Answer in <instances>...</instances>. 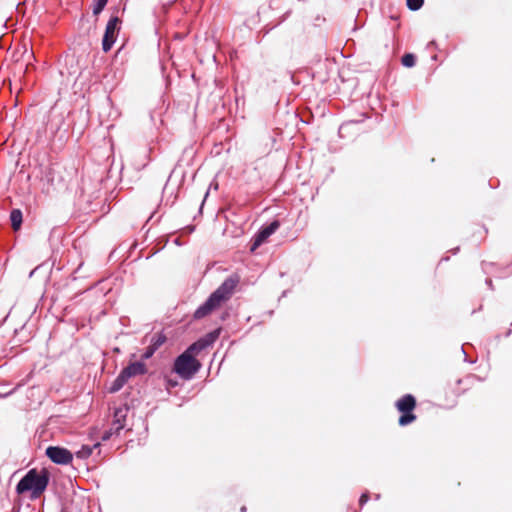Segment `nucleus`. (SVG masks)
<instances>
[{
  "instance_id": "nucleus-1",
  "label": "nucleus",
  "mask_w": 512,
  "mask_h": 512,
  "mask_svg": "<svg viewBox=\"0 0 512 512\" xmlns=\"http://www.w3.org/2000/svg\"><path fill=\"white\" fill-rule=\"evenodd\" d=\"M219 330H214L197 342L193 343L186 352L175 361L174 369L183 378H190L200 367V363L192 356L211 345L219 336Z\"/></svg>"
},
{
  "instance_id": "nucleus-2",
  "label": "nucleus",
  "mask_w": 512,
  "mask_h": 512,
  "mask_svg": "<svg viewBox=\"0 0 512 512\" xmlns=\"http://www.w3.org/2000/svg\"><path fill=\"white\" fill-rule=\"evenodd\" d=\"M236 280L234 279H228L226 280L223 285L218 288L208 299V301L201 306L199 309L195 312L196 318H201L209 314L212 310L220 306V304L227 300L231 292L236 286Z\"/></svg>"
},
{
  "instance_id": "nucleus-3",
  "label": "nucleus",
  "mask_w": 512,
  "mask_h": 512,
  "mask_svg": "<svg viewBox=\"0 0 512 512\" xmlns=\"http://www.w3.org/2000/svg\"><path fill=\"white\" fill-rule=\"evenodd\" d=\"M416 398L411 394H405L395 402L396 409L401 413L398 419L400 426H407L416 420L414 410L416 408Z\"/></svg>"
},
{
  "instance_id": "nucleus-4",
  "label": "nucleus",
  "mask_w": 512,
  "mask_h": 512,
  "mask_svg": "<svg viewBox=\"0 0 512 512\" xmlns=\"http://www.w3.org/2000/svg\"><path fill=\"white\" fill-rule=\"evenodd\" d=\"M47 477L45 475H38L35 470H31L18 484L17 491L23 493L24 491L32 490L33 496H39L47 485Z\"/></svg>"
},
{
  "instance_id": "nucleus-5",
  "label": "nucleus",
  "mask_w": 512,
  "mask_h": 512,
  "mask_svg": "<svg viewBox=\"0 0 512 512\" xmlns=\"http://www.w3.org/2000/svg\"><path fill=\"white\" fill-rule=\"evenodd\" d=\"M146 372L145 364L142 362H135L126 367L118 378L113 382L109 388V392L114 393L122 388L125 382L132 376L141 375Z\"/></svg>"
},
{
  "instance_id": "nucleus-6",
  "label": "nucleus",
  "mask_w": 512,
  "mask_h": 512,
  "mask_svg": "<svg viewBox=\"0 0 512 512\" xmlns=\"http://www.w3.org/2000/svg\"><path fill=\"white\" fill-rule=\"evenodd\" d=\"M120 23V19L118 17H113L107 24L106 31L103 38V50L108 51L116 39V29L117 25Z\"/></svg>"
},
{
  "instance_id": "nucleus-7",
  "label": "nucleus",
  "mask_w": 512,
  "mask_h": 512,
  "mask_svg": "<svg viewBox=\"0 0 512 512\" xmlns=\"http://www.w3.org/2000/svg\"><path fill=\"white\" fill-rule=\"evenodd\" d=\"M47 456L57 464H67L72 460V454L64 448L49 447L46 450Z\"/></svg>"
},
{
  "instance_id": "nucleus-8",
  "label": "nucleus",
  "mask_w": 512,
  "mask_h": 512,
  "mask_svg": "<svg viewBox=\"0 0 512 512\" xmlns=\"http://www.w3.org/2000/svg\"><path fill=\"white\" fill-rule=\"evenodd\" d=\"M279 227V222L274 221L268 227L264 228L256 237L251 250H255L261 243H263L277 228Z\"/></svg>"
},
{
  "instance_id": "nucleus-9",
  "label": "nucleus",
  "mask_w": 512,
  "mask_h": 512,
  "mask_svg": "<svg viewBox=\"0 0 512 512\" xmlns=\"http://www.w3.org/2000/svg\"><path fill=\"white\" fill-rule=\"evenodd\" d=\"M12 228L14 231H18L22 224V213L19 209H15L11 212L10 215Z\"/></svg>"
},
{
  "instance_id": "nucleus-10",
  "label": "nucleus",
  "mask_w": 512,
  "mask_h": 512,
  "mask_svg": "<svg viewBox=\"0 0 512 512\" xmlns=\"http://www.w3.org/2000/svg\"><path fill=\"white\" fill-rule=\"evenodd\" d=\"M401 62L405 67H413L415 65V56L412 53H407L403 55Z\"/></svg>"
},
{
  "instance_id": "nucleus-11",
  "label": "nucleus",
  "mask_w": 512,
  "mask_h": 512,
  "mask_svg": "<svg viewBox=\"0 0 512 512\" xmlns=\"http://www.w3.org/2000/svg\"><path fill=\"white\" fill-rule=\"evenodd\" d=\"M423 3L424 0H406L407 7L412 11L419 10L423 6Z\"/></svg>"
},
{
  "instance_id": "nucleus-12",
  "label": "nucleus",
  "mask_w": 512,
  "mask_h": 512,
  "mask_svg": "<svg viewBox=\"0 0 512 512\" xmlns=\"http://www.w3.org/2000/svg\"><path fill=\"white\" fill-rule=\"evenodd\" d=\"M94 1H95V5L93 8V13L95 15H98L103 10V8L105 7L108 0H94Z\"/></svg>"
},
{
  "instance_id": "nucleus-13",
  "label": "nucleus",
  "mask_w": 512,
  "mask_h": 512,
  "mask_svg": "<svg viewBox=\"0 0 512 512\" xmlns=\"http://www.w3.org/2000/svg\"><path fill=\"white\" fill-rule=\"evenodd\" d=\"M166 341V337L164 335H158L155 341L151 344L157 350L162 344Z\"/></svg>"
},
{
  "instance_id": "nucleus-14",
  "label": "nucleus",
  "mask_w": 512,
  "mask_h": 512,
  "mask_svg": "<svg viewBox=\"0 0 512 512\" xmlns=\"http://www.w3.org/2000/svg\"><path fill=\"white\" fill-rule=\"evenodd\" d=\"M155 351H156L155 347H153L152 345H150V346L148 347V349L146 350V352L144 353L143 358H144V359H148V358H150V357L154 354V352H155Z\"/></svg>"
},
{
  "instance_id": "nucleus-15",
  "label": "nucleus",
  "mask_w": 512,
  "mask_h": 512,
  "mask_svg": "<svg viewBox=\"0 0 512 512\" xmlns=\"http://www.w3.org/2000/svg\"><path fill=\"white\" fill-rule=\"evenodd\" d=\"M369 500V495L368 493H364L361 495L360 499H359V504L360 506H363L367 501Z\"/></svg>"
},
{
  "instance_id": "nucleus-16",
  "label": "nucleus",
  "mask_w": 512,
  "mask_h": 512,
  "mask_svg": "<svg viewBox=\"0 0 512 512\" xmlns=\"http://www.w3.org/2000/svg\"><path fill=\"white\" fill-rule=\"evenodd\" d=\"M315 21H316V25L317 26H320L322 23L325 22V18L321 15H317L316 18H315Z\"/></svg>"
}]
</instances>
